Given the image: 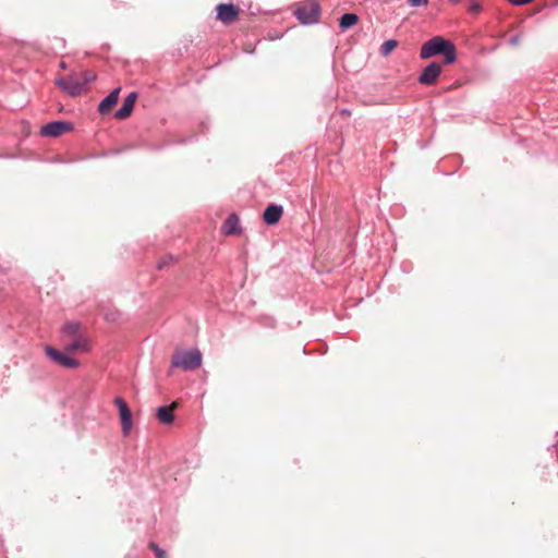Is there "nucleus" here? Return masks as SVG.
Masks as SVG:
<instances>
[{
	"instance_id": "f257e3e1",
	"label": "nucleus",
	"mask_w": 558,
	"mask_h": 558,
	"mask_svg": "<svg viewBox=\"0 0 558 558\" xmlns=\"http://www.w3.org/2000/svg\"><path fill=\"white\" fill-rule=\"evenodd\" d=\"M436 56H444V64H452L457 60V48L451 40L434 36L421 47L420 58L426 60Z\"/></svg>"
},
{
	"instance_id": "f03ea898",
	"label": "nucleus",
	"mask_w": 558,
	"mask_h": 558,
	"mask_svg": "<svg viewBox=\"0 0 558 558\" xmlns=\"http://www.w3.org/2000/svg\"><path fill=\"white\" fill-rule=\"evenodd\" d=\"M202 353L197 349L177 350L171 359L172 367H180L184 371L196 369L202 365Z\"/></svg>"
},
{
	"instance_id": "7ed1b4c3",
	"label": "nucleus",
	"mask_w": 558,
	"mask_h": 558,
	"mask_svg": "<svg viewBox=\"0 0 558 558\" xmlns=\"http://www.w3.org/2000/svg\"><path fill=\"white\" fill-rule=\"evenodd\" d=\"M95 78L93 73H84V80L70 75L57 80V84L70 96H78L85 89L86 85Z\"/></svg>"
},
{
	"instance_id": "20e7f679",
	"label": "nucleus",
	"mask_w": 558,
	"mask_h": 558,
	"mask_svg": "<svg viewBox=\"0 0 558 558\" xmlns=\"http://www.w3.org/2000/svg\"><path fill=\"white\" fill-rule=\"evenodd\" d=\"M320 11V5L316 0H308L295 9L294 15L302 25H312L318 22Z\"/></svg>"
},
{
	"instance_id": "39448f33",
	"label": "nucleus",
	"mask_w": 558,
	"mask_h": 558,
	"mask_svg": "<svg viewBox=\"0 0 558 558\" xmlns=\"http://www.w3.org/2000/svg\"><path fill=\"white\" fill-rule=\"evenodd\" d=\"M239 13V7L231 2L219 3L216 7V19L221 21L226 25L233 23L238 19Z\"/></svg>"
},
{
	"instance_id": "423d86ee",
	"label": "nucleus",
	"mask_w": 558,
	"mask_h": 558,
	"mask_svg": "<svg viewBox=\"0 0 558 558\" xmlns=\"http://www.w3.org/2000/svg\"><path fill=\"white\" fill-rule=\"evenodd\" d=\"M72 130V124L64 121H54L41 126L40 134L49 137H58Z\"/></svg>"
},
{
	"instance_id": "0eeeda50",
	"label": "nucleus",
	"mask_w": 558,
	"mask_h": 558,
	"mask_svg": "<svg viewBox=\"0 0 558 558\" xmlns=\"http://www.w3.org/2000/svg\"><path fill=\"white\" fill-rule=\"evenodd\" d=\"M114 404L119 409L120 420H121V425H122V432L126 436V435H129V433H130V430L132 428V413H131V410L129 409V407L125 403V401L122 398H120V397L114 399Z\"/></svg>"
},
{
	"instance_id": "6e6552de",
	"label": "nucleus",
	"mask_w": 558,
	"mask_h": 558,
	"mask_svg": "<svg viewBox=\"0 0 558 558\" xmlns=\"http://www.w3.org/2000/svg\"><path fill=\"white\" fill-rule=\"evenodd\" d=\"M441 72V65L437 62L427 64L418 76V83L423 85H433L436 83Z\"/></svg>"
},
{
	"instance_id": "1a4fd4ad",
	"label": "nucleus",
	"mask_w": 558,
	"mask_h": 558,
	"mask_svg": "<svg viewBox=\"0 0 558 558\" xmlns=\"http://www.w3.org/2000/svg\"><path fill=\"white\" fill-rule=\"evenodd\" d=\"M45 352L51 360H53L56 363H58L64 367L75 368L78 366L77 360L72 359V357L59 352L58 350H56L52 347L47 345L45 348Z\"/></svg>"
},
{
	"instance_id": "9d476101",
	"label": "nucleus",
	"mask_w": 558,
	"mask_h": 558,
	"mask_svg": "<svg viewBox=\"0 0 558 558\" xmlns=\"http://www.w3.org/2000/svg\"><path fill=\"white\" fill-rule=\"evenodd\" d=\"M89 350V340L82 333L66 340L64 351L68 353L87 352Z\"/></svg>"
},
{
	"instance_id": "9b49d317",
	"label": "nucleus",
	"mask_w": 558,
	"mask_h": 558,
	"mask_svg": "<svg viewBox=\"0 0 558 558\" xmlns=\"http://www.w3.org/2000/svg\"><path fill=\"white\" fill-rule=\"evenodd\" d=\"M282 206L270 204L269 206H267L263 214V220L265 221V223L272 226L278 223V221L282 217Z\"/></svg>"
},
{
	"instance_id": "f8f14e48",
	"label": "nucleus",
	"mask_w": 558,
	"mask_h": 558,
	"mask_svg": "<svg viewBox=\"0 0 558 558\" xmlns=\"http://www.w3.org/2000/svg\"><path fill=\"white\" fill-rule=\"evenodd\" d=\"M178 402L174 401L170 405L160 407L156 411V416L161 424L170 425L174 421L173 411L177 409Z\"/></svg>"
},
{
	"instance_id": "ddd939ff",
	"label": "nucleus",
	"mask_w": 558,
	"mask_h": 558,
	"mask_svg": "<svg viewBox=\"0 0 558 558\" xmlns=\"http://www.w3.org/2000/svg\"><path fill=\"white\" fill-rule=\"evenodd\" d=\"M239 217L235 214H231L221 227V232L226 235L238 234L240 232Z\"/></svg>"
},
{
	"instance_id": "4468645a",
	"label": "nucleus",
	"mask_w": 558,
	"mask_h": 558,
	"mask_svg": "<svg viewBox=\"0 0 558 558\" xmlns=\"http://www.w3.org/2000/svg\"><path fill=\"white\" fill-rule=\"evenodd\" d=\"M81 329V324L80 323H76V322H69L66 324H64V326L62 327V336L64 338V340H69L71 338H74L75 336H80L82 335V332L80 331Z\"/></svg>"
},
{
	"instance_id": "2eb2a0df",
	"label": "nucleus",
	"mask_w": 558,
	"mask_h": 558,
	"mask_svg": "<svg viewBox=\"0 0 558 558\" xmlns=\"http://www.w3.org/2000/svg\"><path fill=\"white\" fill-rule=\"evenodd\" d=\"M359 21V16L354 13H343L339 19V27L342 31L349 29L354 26Z\"/></svg>"
},
{
	"instance_id": "dca6fc26",
	"label": "nucleus",
	"mask_w": 558,
	"mask_h": 558,
	"mask_svg": "<svg viewBox=\"0 0 558 558\" xmlns=\"http://www.w3.org/2000/svg\"><path fill=\"white\" fill-rule=\"evenodd\" d=\"M121 87H116L106 97H104L97 105H117L120 96Z\"/></svg>"
},
{
	"instance_id": "f3484780",
	"label": "nucleus",
	"mask_w": 558,
	"mask_h": 558,
	"mask_svg": "<svg viewBox=\"0 0 558 558\" xmlns=\"http://www.w3.org/2000/svg\"><path fill=\"white\" fill-rule=\"evenodd\" d=\"M397 47H398V41L396 39H388L381 44V46L379 48V52L381 56L387 57Z\"/></svg>"
},
{
	"instance_id": "a211bd4d",
	"label": "nucleus",
	"mask_w": 558,
	"mask_h": 558,
	"mask_svg": "<svg viewBox=\"0 0 558 558\" xmlns=\"http://www.w3.org/2000/svg\"><path fill=\"white\" fill-rule=\"evenodd\" d=\"M133 107H121L116 111L114 117L119 120H124L132 114Z\"/></svg>"
},
{
	"instance_id": "6ab92c4d",
	"label": "nucleus",
	"mask_w": 558,
	"mask_h": 558,
	"mask_svg": "<svg viewBox=\"0 0 558 558\" xmlns=\"http://www.w3.org/2000/svg\"><path fill=\"white\" fill-rule=\"evenodd\" d=\"M137 98H138L137 92H135V90L130 92L121 105H135V101L137 100Z\"/></svg>"
},
{
	"instance_id": "aec40b11",
	"label": "nucleus",
	"mask_w": 558,
	"mask_h": 558,
	"mask_svg": "<svg viewBox=\"0 0 558 558\" xmlns=\"http://www.w3.org/2000/svg\"><path fill=\"white\" fill-rule=\"evenodd\" d=\"M148 546L151 550H154L157 558H167V553L163 549H161L157 544L149 543Z\"/></svg>"
},
{
	"instance_id": "412c9836",
	"label": "nucleus",
	"mask_w": 558,
	"mask_h": 558,
	"mask_svg": "<svg viewBox=\"0 0 558 558\" xmlns=\"http://www.w3.org/2000/svg\"><path fill=\"white\" fill-rule=\"evenodd\" d=\"M172 262V256H163L157 263V268L162 269Z\"/></svg>"
},
{
	"instance_id": "4be33fe9",
	"label": "nucleus",
	"mask_w": 558,
	"mask_h": 558,
	"mask_svg": "<svg viewBox=\"0 0 558 558\" xmlns=\"http://www.w3.org/2000/svg\"><path fill=\"white\" fill-rule=\"evenodd\" d=\"M428 2H429V0H407V3L410 7H423V5H427Z\"/></svg>"
},
{
	"instance_id": "5701e85b",
	"label": "nucleus",
	"mask_w": 558,
	"mask_h": 558,
	"mask_svg": "<svg viewBox=\"0 0 558 558\" xmlns=\"http://www.w3.org/2000/svg\"><path fill=\"white\" fill-rule=\"evenodd\" d=\"M482 11V5L478 2H472L469 7V12L472 14H478Z\"/></svg>"
},
{
	"instance_id": "b1692460",
	"label": "nucleus",
	"mask_w": 558,
	"mask_h": 558,
	"mask_svg": "<svg viewBox=\"0 0 558 558\" xmlns=\"http://www.w3.org/2000/svg\"><path fill=\"white\" fill-rule=\"evenodd\" d=\"M520 41H521V36L519 34L511 36L509 39V44L511 46H518L520 44Z\"/></svg>"
},
{
	"instance_id": "393cba45",
	"label": "nucleus",
	"mask_w": 558,
	"mask_h": 558,
	"mask_svg": "<svg viewBox=\"0 0 558 558\" xmlns=\"http://www.w3.org/2000/svg\"><path fill=\"white\" fill-rule=\"evenodd\" d=\"M511 4L513 5H524V4H527L530 2H532L533 0H508Z\"/></svg>"
},
{
	"instance_id": "a878e982",
	"label": "nucleus",
	"mask_w": 558,
	"mask_h": 558,
	"mask_svg": "<svg viewBox=\"0 0 558 558\" xmlns=\"http://www.w3.org/2000/svg\"><path fill=\"white\" fill-rule=\"evenodd\" d=\"M99 112L104 116H107L111 112L112 107H98Z\"/></svg>"
},
{
	"instance_id": "bb28decb",
	"label": "nucleus",
	"mask_w": 558,
	"mask_h": 558,
	"mask_svg": "<svg viewBox=\"0 0 558 558\" xmlns=\"http://www.w3.org/2000/svg\"><path fill=\"white\" fill-rule=\"evenodd\" d=\"M341 114H342V116H349V114H350V111H349V110H347V109H343V110H341Z\"/></svg>"
}]
</instances>
